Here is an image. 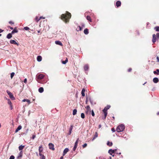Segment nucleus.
<instances>
[{"label": "nucleus", "instance_id": "31", "mask_svg": "<svg viewBox=\"0 0 159 159\" xmlns=\"http://www.w3.org/2000/svg\"><path fill=\"white\" fill-rule=\"evenodd\" d=\"M82 30V28L80 26H78L76 28V30L78 31H81Z\"/></svg>", "mask_w": 159, "mask_h": 159}, {"label": "nucleus", "instance_id": "9", "mask_svg": "<svg viewBox=\"0 0 159 159\" xmlns=\"http://www.w3.org/2000/svg\"><path fill=\"white\" fill-rule=\"evenodd\" d=\"M121 5V2L120 1H118L116 2V5L117 7L120 6Z\"/></svg>", "mask_w": 159, "mask_h": 159}, {"label": "nucleus", "instance_id": "3", "mask_svg": "<svg viewBox=\"0 0 159 159\" xmlns=\"http://www.w3.org/2000/svg\"><path fill=\"white\" fill-rule=\"evenodd\" d=\"M125 129V126L123 124L119 125L117 127L116 129V131L118 132L123 131Z\"/></svg>", "mask_w": 159, "mask_h": 159}, {"label": "nucleus", "instance_id": "55", "mask_svg": "<svg viewBox=\"0 0 159 159\" xmlns=\"http://www.w3.org/2000/svg\"><path fill=\"white\" fill-rule=\"evenodd\" d=\"M7 93L8 94V95H9V93H11L10 92H9V91H8V90H7Z\"/></svg>", "mask_w": 159, "mask_h": 159}, {"label": "nucleus", "instance_id": "42", "mask_svg": "<svg viewBox=\"0 0 159 159\" xmlns=\"http://www.w3.org/2000/svg\"><path fill=\"white\" fill-rule=\"evenodd\" d=\"M24 29L25 30H29L30 28L28 27H25L24 28Z\"/></svg>", "mask_w": 159, "mask_h": 159}, {"label": "nucleus", "instance_id": "58", "mask_svg": "<svg viewBox=\"0 0 159 159\" xmlns=\"http://www.w3.org/2000/svg\"><path fill=\"white\" fill-rule=\"evenodd\" d=\"M8 27L10 28V29L11 30H12L13 29V28L12 27H11L10 26H9V27Z\"/></svg>", "mask_w": 159, "mask_h": 159}, {"label": "nucleus", "instance_id": "14", "mask_svg": "<svg viewBox=\"0 0 159 159\" xmlns=\"http://www.w3.org/2000/svg\"><path fill=\"white\" fill-rule=\"evenodd\" d=\"M108 152L111 155H112V153H115V151L112 149H110L109 150Z\"/></svg>", "mask_w": 159, "mask_h": 159}, {"label": "nucleus", "instance_id": "18", "mask_svg": "<svg viewBox=\"0 0 159 159\" xmlns=\"http://www.w3.org/2000/svg\"><path fill=\"white\" fill-rule=\"evenodd\" d=\"M22 128V126L21 125H19L18 127L15 130V132L17 133L18 131L19 130L21 129Z\"/></svg>", "mask_w": 159, "mask_h": 159}, {"label": "nucleus", "instance_id": "5", "mask_svg": "<svg viewBox=\"0 0 159 159\" xmlns=\"http://www.w3.org/2000/svg\"><path fill=\"white\" fill-rule=\"evenodd\" d=\"M85 108H86V113L87 114L88 113V112L90 113V112L91 111V108H90V107L88 105V106H87L86 107H85Z\"/></svg>", "mask_w": 159, "mask_h": 159}, {"label": "nucleus", "instance_id": "1", "mask_svg": "<svg viewBox=\"0 0 159 159\" xmlns=\"http://www.w3.org/2000/svg\"><path fill=\"white\" fill-rule=\"evenodd\" d=\"M71 16V13L68 11H66V13L63 14L61 15L60 18L65 23H67L69 22Z\"/></svg>", "mask_w": 159, "mask_h": 159}, {"label": "nucleus", "instance_id": "47", "mask_svg": "<svg viewBox=\"0 0 159 159\" xmlns=\"http://www.w3.org/2000/svg\"><path fill=\"white\" fill-rule=\"evenodd\" d=\"M77 147H76V146H74V148H73V151H75V150Z\"/></svg>", "mask_w": 159, "mask_h": 159}, {"label": "nucleus", "instance_id": "17", "mask_svg": "<svg viewBox=\"0 0 159 159\" xmlns=\"http://www.w3.org/2000/svg\"><path fill=\"white\" fill-rule=\"evenodd\" d=\"M9 96L10 98L12 100L15 99V98L14 97L13 95L11 93H9Z\"/></svg>", "mask_w": 159, "mask_h": 159}, {"label": "nucleus", "instance_id": "25", "mask_svg": "<svg viewBox=\"0 0 159 159\" xmlns=\"http://www.w3.org/2000/svg\"><path fill=\"white\" fill-rule=\"evenodd\" d=\"M44 91L43 88L42 87H40L39 89V91L40 93H42Z\"/></svg>", "mask_w": 159, "mask_h": 159}, {"label": "nucleus", "instance_id": "41", "mask_svg": "<svg viewBox=\"0 0 159 159\" xmlns=\"http://www.w3.org/2000/svg\"><path fill=\"white\" fill-rule=\"evenodd\" d=\"M156 36L157 39H159V33H157L156 35Z\"/></svg>", "mask_w": 159, "mask_h": 159}, {"label": "nucleus", "instance_id": "37", "mask_svg": "<svg viewBox=\"0 0 159 159\" xmlns=\"http://www.w3.org/2000/svg\"><path fill=\"white\" fill-rule=\"evenodd\" d=\"M34 20L37 22H38L39 20H40V19L38 18V17L36 16L34 19Z\"/></svg>", "mask_w": 159, "mask_h": 159}, {"label": "nucleus", "instance_id": "62", "mask_svg": "<svg viewBox=\"0 0 159 159\" xmlns=\"http://www.w3.org/2000/svg\"><path fill=\"white\" fill-rule=\"evenodd\" d=\"M113 150L115 151V152L116 151H117V149H115Z\"/></svg>", "mask_w": 159, "mask_h": 159}, {"label": "nucleus", "instance_id": "19", "mask_svg": "<svg viewBox=\"0 0 159 159\" xmlns=\"http://www.w3.org/2000/svg\"><path fill=\"white\" fill-rule=\"evenodd\" d=\"M89 66L88 64H86L84 66V69L85 70H87L89 69Z\"/></svg>", "mask_w": 159, "mask_h": 159}, {"label": "nucleus", "instance_id": "26", "mask_svg": "<svg viewBox=\"0 0 159 159\" xmlns=\"http://www.w3.org/2000/svg\"><path fill=\"white\" fill-rule=\"evenodd\" d=\"M24 147L25 146L22 145H20L19 146V149L20 151H21L23 149Z\"/></svg>", "mask_w": 159, "mask_h": 159}, {"label": "nucleus", "instance_id": "57", "mask_svg": "<svg viewBox=\"0 0 159 159\" xmlns=\"http://www.w3.org/2000/svg\"><path fill=\"white\" fill-rule=\"evenodd\" d=\"M10 107H11V110H12V108H12V105H10Z\"/></svg>", "mask_w": 159, "mask_h": 159}, {"label": "nucleus", "instance_id": "45", "mask_svg": "<svg viewBox=\"0 0 159 159\" xmlns=\"http://www.w3.org/2000/svg\"><path fill=\"white\" fill-rule=\"evenodd\" d=\"M15 157L13 155H11L10 156L9 159H14Z\"/></svg>", "mask_w": 159, "mask_h": 159}, {"label": "nucleus", "instance_id": "50", "mask_svg": "<svg viewBox=\"0 0 159 159\" xmlns=\"http://www.w3.org/2000/svg\"><path fill=\"white\" fill-rule=\"evenodd\" d=\"M35 137H36V136L35 135H33L32 137V139H34L35 138Z\"/></svg>", "mask_w": 159, "mask_h": 159}, {"label": "nucleus", "instance_id": "6", "mask_svg": "<svg viewBox=\"0 0 159 159\" xmlns=\"http://www.w3.org/2000/svg\"><path fill=\"white\" fill-rule=\"evenodd\" d=\"M157 39L156 35L154 34L152 35V42L153 43H154L156 41Z\"/></svg>", "mask_w": 159, "mask_h": 159}, {"label": "nucleus", "instance_id": "40", "mask_svg": "<svg viewBox=\"0 0 159 159\" xmlns=\"http://www.w3.org/2000/svg\"><path fill=\"white\" fill-rule=\"evenodd\" d=\"M15 75V73L14 72H12L11 74V78L12 79L13 77Z\"/></svg>", "mask_w": 159, "mask_h": 159}, {"label": "nucleus", "instance_id": "24", "mask_svg": "<svg viewBox=\"0 0 159 159\" xmlns=\"http://www.w3.org/2000/svg\"><path fill=\"white\" fill-rule=\"evenodd\" d=\"M153 73L155 75H159V69H157L156 70V71H153Z\"/></svg>", "mask_w": 159, "mask_h": 159}, {"label": "nucleus", "instance_id": "61", "mask_svg": "<svg viewBox=\"0 0 159 159\" xmlns=\"http://www.w3.org/2000/svg\"><path fill=\"white\" fill-rule=\"evenodd\" d=\"M85 102H86V103L87 104V102H88L87 99H86V100Z\"/></svg>", "mask_w": 159, "mask_h": 159}, {"label": "nucleus", "instance_id": "32", "mask_svg": "<svg viewBox=\"0 0 159 159\" xmlns=\"http://www.w3.org/2000/svg\"><path fill=\"white\" fill-rule=\"evenodd\" d=\"M39 153H41V152H42L43 151V149L42 148V145H41L39 147Z\"/></svg>", "mask_w": 159, "mask_h": 159}, {"label": "nucleus", "instance_id": "23", "mask_svg": "<svg viewBox=\"0 0 159 159\" xmlns=\"http://www.w3.org/2000/svg\"><path fill=\"white\" fill-rule=\"evenodd\" d=\"M84 32L85 34H88L89 33L88 29L87 28L85 29L84 30Z\"/></svg>", "mask_w": 159, "mask_h": 159}, {"label": "nucleus", "instance_id": "48", "mask_svg": "<svg viewBox=\"0 0 159 159\" xmlns=\"http://www.w3.org/2000/svg\"><path fill=\"white\" fill-rule=\"evenodd\" d=\"M132 70V68H129L128 70V72H130L131 71V70Z\"/></svg>", "mask_w": 159, "mask_h": 159}, {"label": "nucleus", "instance_id": "12", "mask_svg": "<svg viewBox=\"0 0 159 159\" xmlns=\"http://www.w3.org/2000/svg\"><path fill=\"white\" fill-rule=\"evenodd\" d=\"M69 151V149L68 148H66L63 151V156H64Z\"/></svg>", "mask_w": 159, "mask_h": 159}, {"label": "nucleus", "instance_id": "35", "mask_svg": "<svg viewBox=\"0 0 159 159\" xmlns=\"http://www.w3.org/2000/svg\"><path fill=\"white\" fill-rule=\"evenodd\" d=\"M77 112V110L76 109H75L73 110V115H75L76 114Z\"/></svg>", "mask_w": 159, "mask_h": 159}, {"label": "nucleus", "instance_id": "39", "mask_svg": "<svg viewBox=\"0 0 159 159\" xmlns=\"http://www.w3.org/2000/svg\"><path fill=\"white\" fill-rule=\"evenodd\" d=\"M81 117L83 119L85 117L84 114V113H81Z\"/></svg>", "mask_w": 159, "mask_h": 159}, {"label": "nucleus", "instance_id": "11", "mask_svg": "<svg viewBox=\"0 0 159 159\" xmlns=\"http://www.w3.org/2000/svg\"><path fill=\"white\" fill-rule=\"evenodd\" d=\"M55 43L61 46H63L61 42L59 40H57L55 41Z\"/></svg>", "mask_w": 159, "mask_h": 159}, {"label": "nucleus", "instance_id": "28", "mask_svg": "<svg viewBox=\"0 0 159 159\" xmlns=\"http://www.w3.org/2000/svg\"><path fill=\"white\" fill-rule=\"evenodd\" d=\"M85 89H82V91H81V94L82 95L83 97H84L85 96Z\"/></svg>", "mask_w": 159, "mask_h": 159}, {"label": "nucleus", "instance_id": "43", "mask_svg": "<svg viewBox=\"0 0 159 159\" xmlns=\"http://www.w3.org/2000/svg\"><path fill=\"white\" fill-rule=\"evenodd\" d=\"M91 114L92 116H94L95 114L93 110L91 111Z\"/></svg>", "mask_w": 159, "mask_h": 159}, {"label": "nucleus", "instance_id": "56", "mask_svg": "<svg viewBox=\"0 0 159 159\" xmlns=\"http://www.w3.org/2000/svg\"><path fill=\"white\" fill-rule=\"evenodd\" d=\"M3 31V30L0 29V33H2Z\"/></svg>", "mask_w": 159, "mask_h": 159}, {"label": "nucleus", "instance_id": "13", "mask_svg": "<svg viewBox=\"0 0 159 159\" xmlns=\"http://www.w3.org/2000/svg\"><path fill=\"white\" fill-rule=\"evenodd\" d=\"M153 82L155 83H157L159 82V79L157 78H154L153 79Z\"/></svg>", "mask_w": 159, "mask_h": 159}, {"label": "nucleus", "instance_id": "7", "mask_svg": "<svg viewBox=\"0 0 159 159\" xmlns=\"http://www.w3.org/2000/svg\"><path fill=\"white\" fill-rule=\"evenodd\" d=\"M49 148L52 150H54L55 148H54V145L52 143H49L48 144Z\"/></svg>", "mask_w": 159, "mask_h": 159}, {"label": "nucleus", "instance_id": "22", "mask_svg": "<svg viewBox=\"0 0 159 159\" xmlns=\"http://www.w3.org/2000/svg\"><path fill=\"white\" fill-rule=\"evenodd\" d=\"M39 155L40 156V158L41 159H45V157L43 155L41 154V153H39Z\"/></svg>", "mask_w": 159, "mask_h": 159}, {"label": "nucleus", "instance_id": "60", "mask_svg": "<svg viewBox=\"0 0 159 159\" xmlns=\"http://www.w3.org/2000/svg\"><path fill=\"white\" fill-rule=\"evenodd\" d=\"M38 33H40V34H41V33H40V30H39V31H38Z\"/></svg>", "mask_w": 159, "mask_h": 159}, {"label": "nucleus", "instance_id": "53", "mask_svg": "<svg viewBox=\"0 0 159 159\" xmlns=\"http://www.w3.org/2000/svg\"><path fill=\"white\" fill-rule=\"evenodd\" d=\"M22 154V151H21V152H20V156H19V157H18V158L19 157H22V155H21Z\"/></svg>", "mask_w": 159, "mask_h": 159}, {"label": "nucleus", "instance_id": "21", "mask_svg": "<svg viewBox=\"0 0 159 159\" xmlns=\"http://www.w3.org/2000/svg\"><path fill=\"white\" fill-rule=\"evenodd\" d=\"M18 32V30L16 29V28H14V30L12 31L11 34H13L15 33H16Z\"/></svg>", "mask_w": 159, "mask_h": 159}, {"label": "nucleus", "instance_id": "15", "mask_svg": "<svg viewBox=\"0 0 159 159\" xmlns=\"http://www.w3.org/2000/svg\"><path fill=\"white\" fill-rule=\"evenodd\" d=\"M98 136V134L97 132H96L95 133V134L94 135V136L92 139V141H93L96 138H97Z\"/></svg>", "mask_w": 159, "mask_h": 159}, {"label": "nucleus", "instance_id": "51", "mask_svg": "<svg viewBox=\"0 0 159 159\" xmlns=\"http://www.w3.org/2000/svg\"><path fill=\"white\" fill-rule=\"evenodd\" d=\"M157 61L158 62H159V57L158 56H157Z\"/></svg>", "mask_w": 159, "mask_h": 159}, {"label": "nucleus", "instance_id": "52", "mask_svg": "<svg viewBox=\"0 0 159 159\" xmlns=\"http://www.w3.org/2000/svg\"><path fill=\"white\" fill-rule=\"evenodd\" d=\"M24 82L25 83H27V79L26 78H25V79H24Z\"/></svg>", "mask_w": 159, "mask_h": 159}, {"label": "nucleus", "instance_id": "10", "mask_svg": "<svg viewBox=\"0 0 159 159\" xmlns=\"http://www.w3.org/2000/svg\"><path fill=\"white\" fill-rule=\"evenodd\" d=\"M73 125H71L70 126V128H69V132L68 133V134L70 135L71 134L72 131L73 129Z\"/></svg>", "mask_w": 159, "mask_h": 159}, {"label": "nucleus", "instance_id": "29", "mask_svg": "<svg viewBox=\"0 0 159 159\" xmlns=\"http://www.w3.org/2000/svg\"><path fill=\"white\" fill-rule=\"evenodd\" d=\"M107 145L109 146H111L113 145V143L112 142H110L109 141H108L107 143Z\"/></svg>", "mask_w": 159, "mask_h": 159}, {"label": "nucleus", "instance_id": "34", "mask_svg": "<svg viewBox=\"0 0 159 159\" xmlns=\"http://www.w3.org/2000/svg\"><path fill=\"white\" fill-rule=\"evenodd\" d=\"M68 59L67 58H66L65 60V61H62V64H65L68 62Z\"/></svg>", "mask_w": 159, "mask_h": 159}, {"label": "nucleus", "instance_id": "4", "mask_svg": "<svg viewBox=\"0 0 159 159\" xmlns=\"http://www.w3.org/2000/svg\"><path fill=\"white\" fill-rule=\"evenodd\" d=\"M36 77L39 80L43 79L44 77V75L42 74H38L36 75Z\"/></svg>", "mask_w": 159, "mask_h": 159}, {"label": "nucleus", "instance_id": "46", "mask_svg": "<svg viewBox=\"0 0 159 159\" xmlns=\"http://www.w3.org/2000/svg\"><path fill=\"white\" fill-rule=\"evenodd\" d=\"M9 23L10 24H11V25H13V24H14V22H12V21H9Z\"/></svg>", "mask_w": 159, "mask_h": 159}, {"label": "nucleus", "instance_id": "49", "mask_svg": "<svg viewBox=\"0 0 159 159\" xmlns=\"http://www.w3.org/2000/svg\"><path fill=\"white\" fill-rule=\"evenodd\" d=\"M111 131L112 132H114L115 131V130L114 128H112L111 129Z\"/></svg>", "mask_w": 159, "mask_h": 159}, {"label": "nucleus", "instance_id": "30", "mask_svg": "<svg viewBox=\"0 0 159 159\" xmlns=\"http://www.w3.org/2000/svg\"><path fill=\"white\" fill-rule=\"evenodd\" d=\"M86 19L89 21L92 22V20L90 17L89 16H87L86 17Z\"/></svg>", "mask_w": 159, "mask_h": 159}, {"label": "nucleus", "instance_id": "44", "mask_svg": "<svg viewBox=\"0 0 159 159\" xmlns=\"http://www.w3.org/2000/svg\"><path fill=\"white\" fill-rule=\"evenodd\" d=\"M87 146V144L86 143H84L82 146L83 148H84Z\"/></svg>", "mask_w": 159, "mask_h": 159}, {"label": "nucleus", "instance_id": "64", "mask_svg": "<svg viewBox=\"0 0 159 159\" xmlns=\"http://www.w3.org/2000/svg\"><path fill=\"white\" fill-rule=\"evenodd\" d=\"M111 155L113 157H114V156H115V155H114V154L112 155Z\"/></svg>", "mask_w": 159, "mask_h": 159}, {"label": "nucleus", "instance_id": "59", "mask_svg": "<svg viewBox=\"0 0 159 159\" xmlns=\"http://www.w3.org/2000/svg\"><path fill=\"white\" fill-rule=\"evenodd\" d=\"M60 159H63V157H61L60 158Z\"/></svg>", "mask_w": 159, "mask_h": 159}, {"label": "nucleus", "instance_id": "16", "mask_svg": "<svg viewBox=\"0 0 159 159\" xmlns=\"http://www.w3.org/2000/svg\"><path fill=\"white\" fill-rule=\"evenodd\" d=\"M37 59L38 61L40 62L42 60V57L40 56H38L37 57Z\"/></svg>", "mask_w": 159, "mask_h": 159}, {"label": "nucleus", "instance_id": "38", "mask_svg": "<svg viewBox=\"0 0 159 159\" xmlns=\"http://www.w3.org/2000/svg\"><path fill=\"white\" fill-rule=\"evenodd\" d=\"M8 103L10 105H12V103L9 99H7Z\"/></svg>", "mask_w": 159, "mask_h": 159}, {"label": "nucleus", "instance_id": "54", "mask_svg": "<svg viewBox=\"0 0 159 159\" xmlns=\"http://www.w3.org/2000/svg\"><path fill=\"white\" fill-rule=\"evenodd\" d=\"M39 19H40H40H45V17H44L43 16H40L39 18Z\"/></svg>", "mask_w": 159, "mask_h": 159}, {"label": "nucleus", "instance_id": "2", "mask_svg": "<svg viewBox=\"0 0 159 159\" xmlns=\"http://www.w3.org/2000/svg\"><path fill=\"white\" fill-rule=\"evenodd\" d=\"M110 107L111 106L110 105H108L102 111L104 113V116L102 118V119L103 120H104L106 119L107 115V111L110 108Z\"/></svg>", "mask_w": 159, "mask_h": 159}, {"label": "nucleus", "instance_id": "63", "mask_svg": "<svg viewBox=\"0 0 159 159\" xmlns=\"http://www.w3.org/2000/svg\"><path fill=\"white\" fill-rule=\"evenodd\" d=\"M157 115H159V112H158L157 113Z\"/></svg>", "mask_w": 159, "mask_h": 159}, {"label": "nucleus", "instance_id": "36", "mask_svg": "<svg viewBox=\"0 0 159 159\" xmlns=\"http://www.w3.org/2000/svg\"><path fill=\"white\" fill-rule=\"evenodd\" d=\"M154 29L156 31L159 32V26L155 27L154 28Z\"/></svg>", "mask_w": 159, "mask_h": 159}, {"label": "nucleus", "instance_id": "8", "mask_svg": "<svg viewBox=\"0 0 159 159\" xmlns=\"http://www.w3.org/2000/svg\"><path fill=\"white\" fill-rule=\"evenodd\" d=\"M10 43L11 44L17 45V46H18V44L14 40H11L10 41Z\"/></svg>", "mask_w": 159, "mask_h": 159}, {"label": "nucleus", "instance_id": "27", "mask_svg": "<svg viewBox=\"0 0 159 159\" xmlns=\"http://www.w3.org/2000/svg\"><path fill=\"white\" fill-rule=\"evenodd\" d=\"M12 34L11 33L8 34L7 36V38L8 39L11 38L12 37Z\"/></svg>", "mask_w": 159, "mask_h": 159}, {"label": "nucleus", "instance_id": "20", "mask_svg": "<svg viewBox=\"0 0 159 159\" xmlns=\"http://www.w3.org/2000/svg\"><path fill=\"white\" fill-rule=\"evenodd\" d=\"M22 101L23 102H27L28 103V104H29L31 103L30 101L28 99H24L22 100Z\"/></svg>", "mask_w": 159, "mask_h": 159}, {"label": "nucleus", "instance_id": "33", "mask_svg": "<svg viewBox=\"0 0 159 159\" xmlns=\"http://www.w3.org/2000/svg\"><path fill=\"white\" fill-rule=\"evenodd\" d=\"M79 139L78 138V139H77L76 141V142L75 143V145H74L75 146H76V147H77V145H78V143L79 142Z\"/></svg>", "mask_w": 159, "mask_h": 159}]
</instances>
